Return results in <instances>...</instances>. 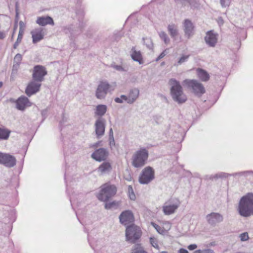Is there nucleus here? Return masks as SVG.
<instances>
[{"label": "nucleus", "instance_id": "1", "mask_svg": "<svg viewBox=\"0 0 253 253\" xmlns=\"http://www.w3.org/2000/svg\"><path fill=\"white\" fill-rule=\"evenodd\" d=\"M237 211L242 217L253 215V193L249 192L240 198Z\"/></svg>", "mask_w": 253, "mask_h": 253}, {"label": "nucleus", "instance_id": "2", "mask_svg": "<svg viewBox=\"0 0 253 253\" xmlns=\"http://www.w3.org/2000/svg\"><path fill=\"white\" fill-rule=\"evenodd\" d=\"M169 84L171 86L170 92L172 99L179 104L185 103L187 100V97L183 92L179 82L172 78L169 80Z\"/></svg>", "mask_w": 253, "mask_h": 253}, {"label": "nucleus", "instance_id": "3", "mask_svg": "<svg viewBox=\"0 0 253 253\" xmlns=\"http://www.w3.org/2000/svg\"><path fill=\"white\" fill-rule=\"evenodd\" d=\"M125 234L126 241L135 244L140 238L142 231L139 226L132 223L126 227Z\"/></svg>", "mask_w": 253, "mask_h": 253}, {"label": "nucleus", "instance_id": "4", "mask_svg": "<svg viewBox=\"0 0 253 253\" xmlns=\"http://www.w3.org/2000/svg\"><path fill=\"white\" fill-rule=\"evenodd\" d=\"M149 153L145 148H140L132 156V165L136 168L143 167L148 159Z\"/></svg>", "mask_w": 253, "mask_h": 253}, {"label": "nucleus", "instance_id": "5", "mask_svg": "<svg viewBox=\"0 0 253 253\" xmlns=\"http://www.w3.org/2000/svg\"><path fill=\"white\" fill-rule=\"evenodd\" d=\"M183 85L192 90L197 96H201L206 92L204 85L196 80L186 79L183 82Z\"/></svg>", "mask_w": 253, "mask_h": 253}, {"label": "nucleus", "instance_id": "6", "mask_svg": "<svg viewBox=\"0 0 253 253\" xmlns=\"http://www.w3.org/2000/svg\"><path fill=\"white\" fill-rule=\"evenodd\" d=\"M116 192L117 187L114 185H106L100 190L97 198L100 201L107 202L114 196Z\"/></svg>", "mask_w": 253, "mask_h": 253}, {"label": "nucleus", "instance_id": "7", "mask_svg": "<svg viewBox=\"0 0 253 253\" xmlns=\"http://www.w3.org/2000/svg\"><path fill=\"white\" fill-rule=\"evenodd\" d=\"M154 178V170L152 167L148 166L142 171L139 177V182L142 184H147L152 181Z\"/></svg>", "mask_w": 253, "mask_h": 253}, {"label": "nucleus", "instance_id": "8", "mask_svg": "<svg viewBox=\"0 0 253 253\" xmlns=\"http://www.w3.org/2000/svg\"><path fill=\"white\" fill-rule=\"evenodd\" d=\"M47 74V71L45 67L37 65L34 67L32 78L35 82H42L44 81V77Z\"/></svg>", "mask_w": 253, "mask_h": 253}, {"label": "nucleus", "instance_id": "9", "mask_svg": "<svg viewBox=\"0 0 253 253\" xmlns=\"http://www.w3.org/2000/svg\"><path fill=\"white\" fill-rule=\"evenodd\" d=\"M206 219L211 226L215 227L223 221V216L218 212H212L206 215Z\"/></svg>", "mask_w": 253, "mask_h": 253}, {"label": "nucleus", "instance_id": "10", "mask_svg": "<svg viewBox=\"0 0 253 253\" xmlns=\"http://www.w3.org/2000/svg\"><path fill=\"white\" fill-rule=\"evenodd\" d=\"M111 85L107 82H100L96 90L95 96L99 99H104L107 95Z\"/></svg>", "mask_w": 253, "mask_h": 253}, {"label": "nucleus", "instance_id": "11", "mask_svg": "<svg viewBox=\"0 0 253 253\" xmlns=\"http://www.w3.org/2000/svg\"><path fill=\"white\" fill-rule=\"evenodd\" d=\"M16 163V158L9 154L0 153V164L6 167H13Z\"/></svg>", "mask_w": 253, "mask_h": 253}, {"label": "nucleus", "instance_id": "12", "mask_svg": "<svg viewBox=\"0 0 253 253\" xmlns=\"http://www.w3.org/2000/svg\"><path fill=\"white\" fill-rule=\"evenodd\" d=\"M119 220L120 222L124 225L133 223L134 217L133 212L130 210L122 211L119 215Z\"/></svg>", "mask_w": 253, "mask_h": 253}, {"label": "nucleus", "instance_id": "13", "mask_svg": "<svg viewBox=\"0 0 253 253\" xmlns=\"http://www.w3.org/2000/svg\"><path fill=\"white\" fill-rule=\"evenodd\" d=\"M105 120L102 118H98L95 121V132L96 137L100 138L105 133Z\"/></svg>", "mask_w": 253, "mask_h": 253}, {"label": "nucleus", "instance_id": "14", "mask_svg": "<svg viewBox=\"0 0 253 253\" xmlns=\"http://www.w3.org/2000/svg\"><path fill=\"white\" fill-rule=\"evenodd\" d=\"M109 155L107 149L100 148L94 151L91 155V157L96 161L100 162L106 160Z\"/></svg>", "mask_w": 253, "mask_h": 253}, {"label": "nucleus", "instance_id": "15", "mask_svg": "<svg viewBox=\"0 0 253 253\" xmlns=\"http://www.w3.org/2000/svg\"><path fill=\"white\" fill-rule=\"evenodd\" d=\"M10 101L12 102H15L16 108L21 111L24 110L26 106H30L31 105L29 99L25 96H21L16 100L11 98Z\"/></svg>", "mask_w": 253, "mask_h": 253}, {"label": "nucleus", "instance_id": "16", "mask_svg": "<svg viewBox=\"0 0 253 253\" xmlns=\"http://www.w3.org/2000/svg\"><path fill=\"white\" fill-rule=\"evenodd\" d=\"M204 39L209 46L215 47L217 42L218 34L214 33L213 30L209 31L206 33Z\"/></svg>", "mask_w": 253, "mask_h": 253}, {"label": "nucleus", "instance_id": "17", "mask_svg": "<svg viewBox=\"0 0 253 253\" xmlns=\"http://www.w3.org/2000/svg\"><path fill=\"white\" fill-rule=\"evenodd\" d=\"M41 85L42 84L41 83H38L34 80L31 81L28 84L26 88V94L29 97L36 94L40 91Z\"/></svg>", "mask_w": 253, "mask_h": 253}, {"label": "nucleus", "instance_id": "18", "mask_svg": "<svg viewBox=\"0 0 253 253\" xmlns=\"http://www.w3.org/2000/svg\"><path fill=\"white\" fill-rule=\"evenodd\" d=\"M194 29V26L191 20L189 19L184 20L183 22V30L185 36L188 39H190L193 35Z\"/></svg>", "mask_w": 253, "mask_h": 253}, {"label": "nucleus", "instance_id": "19", "mask_svg": "<svg viewBox=\"0 0 253 253\" xmlns=\"http://www.w3.org/2000/svg\"><path fill=\"white\" fill-rule=\"evenodd\" d=\"M248 174H253V170H247V171H241L239 172H236L233 174H229L225 172H220L219 173H217L215 175H214V178L215 179H218L219 178H227L229 175H232V176H246Z\"/></svg>", "mask_w": 253, "mask_h": 253}, {"label": "nucleus", "instance_id": "20", "mask_svg": "<svg viewBox=\"0 0 253 253\" xmlns=\"http://www.w3.org/2000/svg\"><path fill=\"white\" fill-rule=\"evenodd\" d=\"M36 23L42 26H45L47 25H54L53 18L48 15L38 17L37 19Z\"/></svg>", "mask_w": 253, "mask_h": 253}, {"label": "nucleus", "instance_id": "21", "mask_svg": "<svg viewBox=\"0 0 253 253\" xmlns=\"http://www.w3.org/2000/svg\"><path fill=\"white\" fill-rule=\"evenodd\" d=\"M130 52L131 57L133 61L138 62L140 65L143 64V57L140 51H137L135 47L133 46Z\"/></svg>", "mask_w": 253, "mask_h": 253}, {"label": "nucleus", "instance_id": "22", "mask_svg": "<svg viewBox=\"0 0 253 253\" xmlns=\"http://www.w3.org/2000/svg\"><path fill=\"white\" fill-rule=\"evenodd\" d=\"M179 205L180 202L178 200H177L176 202H175L173 204L164 206L163 208V211L166 215L171 214L175 212L176 210L179 207Z\"/></svg>", "mask_w": 253, "mask_h": 253}, {"label": "nucleus", "instance_id": "23", "mask_svg": "<svg viewBox=\"0 0 253 253\" xmlns=\"http://www.w3.org/2000/svg\"><path fill=\"white\" fill-rule=\"evenodd\" d=\"M31 34L33 39V43H36L43 39L44 34L42 29L40 28L36 29L35 31L31 32Z\"/></svg>", "mask_w": 253, "mask_h": 253}, {"label": "nucleus", "instance_id": "24", "mask_svg": "<svg viewBox=\"0 0 253 253\" xmlns=\"http://www.w3.org/2000/svg\"><path fill=\"white\" fill-rule=\"evenodd\" d=\"M139 94V90L138 88H134L131 89L130 90L128 95V103L129 104L133 103L136 101L137 98L138 97Z\"/></svg>", "mask_w": 253, "mask_h": 253}, {"label": "nucleus", "instance_id": "25", "mask_svg": "<svg viewBox=\"0 0 253 253\" xmlns=\"http://www.w3.org/2000/svg\"><path fill=\"white\" fill-rule=\"evenodd\" d=\"M168 31L171 38L173 39V40H176V38L179 34L177 26L174 24L169 25L168 26Z\"/></svg>", "mask_w": 253, "mask_h": 253}, {"label": "nucleus", "instance_id": "26", "mask_svg": "<svg viewBox=\"0 0 253 253\" xmlns=\"http://www.w3.org/2000/svg\"><path fill=\"white\" fill-rule=\"evenodd\" d=\"M197 72L198 77L202 82H207L209 80L210 75L206 70L198 68Z\"/></svg>", "mask_w": 253, "mask_h": 253}, {"label": "nucleus", "instance_id": "27", "mask_svg": "<svg viewBox=\"0 0 253 253\" xmlns=\"http://www.w3.org/2000/svg\"><path fill=\"white\" fill-rule=\"evenodd\" d=\"M112 170V166L109 162H105L101 164L98 168V171L101 173H108Z\"/></svg>", "mask_w": 253, "mask_h": 253}, {"label": "nucleus", "instance_id": "28", "mask_svg": "<svg viewBox=\"0 0 253 253\" xmlns=\"http://www.w3.org/2000/svg\"><path fill=\"white\" fill-rule=\"evenodd\" d=\"M107 110V107L105 105L99 104L96 106L95 114L99 116V118H102L105 115Z\"/></svg>", "mask_w": 253, "mask_h": 253}, {"label": "nucleus", "instance_id": "29", "mask_svg": "<svg viewBox=\"0 0 253 253\" xmlns=\"http://www.w3.org/2000/svg\"><path fill=\"white\" fill-rule=\"evenodd\" d=\"M10 133V131L7 128L0 127V140H7Z\"/></svg>", "mask_w": 253, "mask_h": 253}, {"label": "nucleus", "instance_id": "30", "mask_svg": "<svg viewBox=\"0 0 253 253\" xmlns=\"http://www.w3.org/2000/svg\"><path fill=\"white\" fill-rule=\"evenodd\" d=\"M142 41L143 42V44L146 45L148 49L150 50H152L153 49V43L152 40L150 38H143Z\"/></svg>", "mask_w": 253, "mask_h": 253}, {"label": "nucleus", "instance_id": "31", "mask_svg": "<svg viewBox=\"0 0 253 253\" xmlns=\"http://www.w3.org/2000/svg\"><path fill=\"white\" fill-rule=\"evenodd\" d=\"M190 57V55L183 54L178 59L177 62L174 64L175 66H179L182 64L187 62Z\"/></svg>", "mask_w": 253, "mask_h": 253}, {"label": "nucleus", "instance_id": "32", "mask_svg": "<svg viewBox=\"0 0 253 253\" xmlns=\"http://www.w3.org/2000/svg\"><path fill=\"white\" fill-rule=\"evenodd\" d=\"M131 253H147L144 251L143 248L140 245L137 244L134 246Z\"/></svg>", "mask_w": 253, "mask_h": 253}, {"label": "nucleus", "instance_id": "33", "mask_svg": "<svg viewBox=\"0 0 253 253\" xmlns=\"http://www.w3.org/2000/svg\"><path fill=\"white\" fill-rule=\"evenodd\" d=\"M159 36L161 39L164 42L165 44H167L169 42V38L165 32L161 31L159 33Z\"/></svg>", "mask_w": 253, "mask_h": 253}, {"label": "nucleus", "instance_id": "34", "mask_svg": "<svg viewBox=\"0 0 253 253\" xmlns=\"http://www.w3.org/2000/svg\"><path fill=\"white\" fill-rule=\"evenodd\" d=\"M22 59V55L20 53L16 54L14 58V64L13 65V68L16 66L19 67L20 65V64L21 63Z\"/></svg>", "mask_w": 253, "mask_h": 253}, {"label": "nucleus", "instance_id": "35", "mask_svg": "<svg viewBox=\"0 0 253 253\" xmlns=\"http://www.w3.org/2000/svg\"><path fill=\"white\" fill-rule=\"evenodd\" d=\"M128 195L131 200L134 201L136 197L133 190V188L131 185L128 186Z\"/></svg>", "mask_w": 253, "mask_h": 253}, {"label": "nucleus", "instance_id": "36", "mask_svg": "<svg viewBox=\"0 0 253 253\" xmlns=\"http://www.w3.org/2000/svg\"><path fill=\"white\" fill-rule=\"evenodd\" d=\"M118 206V203L117 202H116V201H114L113 202L106 203L104 207H105V209L109 210L115 206Z\"/></svg>", "mask_w": 253, "mask_h": 253}, {"label": "nucleus", "instance_id": "37", "mask_svg": "<svg viewBox=\"0 0 253 253\" xmlns=\"http://www.w3.org/2000/svg\"><path fill=\"white\" fill-rule=\"evenodd\" d=\"M177 3H179L182 6H185L187 4H191V0H174Z\"/></svg>", "mask_w": 253, "mask_h": 253}, {"label": "nucleus", "instance_id": "38", "mask_svg": "<svg viewBox=\"0 0 253 253\" xmlns=\"http://www.w3.org/2000/svg\"><path fill=\"white\" fill-rule=\"evenodd\" d=\"M240 240L242 242L246 241L249 240V237L247 232H244L241 234L239 236Z\"/></svg>", "mask_w": 253, "mask_h": 253}, {"label": "nucleus", "instance_id": "39", "mask_svg": "<svg viewBox=\"0 0 253 253\" xmlns=\"http://www.w3.org/2000/svg\"><path fill=\"white\" fill-rule=\"evenodd\" d=\"M111 67L116 69V70L120 72H125L126 70L121 65L112 64Z\"/></svg>", "mask_w": 253, "mask_h": 253}, {"label": "nucleus", "instance_id": "40", "mask_svg": "<svg viewBox=\"0 0 253 253\" xmlns=\"http://www.w3.org/2000/svg\"><path fill=\"white\" fill-rule=\"evenodd\" d=\"M231 0H220V3L222 7L229 6Z\"/></svg>", "mask_w": 253, "mask_h": 253}, {"label": "nucleus", "instance_id": "41", "mask_svg": "<svg viewBox=\"0 0 253 253\" xmlns=\"http://www.w3.org/2000/svg\"><path fill=\"white\" fill-rule=\"evenodd\" d=\"M150 243L152 245V246L155 248H159V246L157 244V240L155 238H153V237H151L150 238Z\"/></svg>", "mask_w": 253, "mask_h": 253}, {"label": "nucleus", "instance_id": "42", "mask_svg": "<svg viewBox=\"0 0 253 253\" xmlns=\"http://www.w3.org/2000/svg\"><path fill=\"white\" fill-rule=\"evenodd\" d=\"M151 224L159 233H161V232L163 231L161 227L153 222H151Z\"/></svg>", "mask_w": 253, "mask_h": 253}, {"label": "nucleus", "instance_id": "43", "mask_svg": "<svg viewBox=\"0 0 253 253\" xmlns=\"http://www.w3.org/2000/svg\"><path fill=\"white\" fill-rule=\"evenodd\" d=\"M124 178L126 180L128 181H130L131 180L132 176H131L130 174L129 173L128 170L126 171V173L124 174Z\"/></svg>", "mask_w": 253, "mask_h": 253}, {"label": "nucleus", "instance_id": "44", "mask_svg": "<svg viewBox=\"0 0 253 253\" xmlns=\"http://www.w3.org/2000/svg\"><path fill=\"white\" fill-rule=\"evenodd\" d=\"M23 34H24L23 30H19V33H18V37H17L16 40L18 41V42L19 41L21 42L22 41V39L23 38Z\"/></svg>", "mask_w": 253, "mask_h": 253}, {"label": "nucleus", "instance_id": "45", "mask_svg": "<svg viewBox=\"0 0 253 253\" xmlns=\"http://www.w3.org/2000/svg\"><path fill=\"white\" fill-rule=\"evenodd\" d=\"M166 50H165L162 53H161L158 56V57L156 58V61H158L159 60L163 58L167 54V53H166Z\"/></svg>", "mask_w": 253, "mask_h": 253}, {"label": "nucleus", "instance_id": "46", "mask_svg": "<svg viewBox=\"0 0 253 253\" xmlns=\"http://www.w3.org/2000/svg\"><path fill=\"white\" fill-rule=\"evenodd\" d=\"M79 26L78 31L80 33L82 32V29L84 27V23L82 21H81L80 20H79Z\"/></svg>", "mask_w": 253, "mask_h": 253}, {"label": "nucleus", "instance_id": "47", "mask_svg": "<svg viewBox=\"0 0 253 253\" xmlns=\"http://www.w3.org/2000/svg\"><path fill=\"white\" fill-rule=\"evenodd\" d=\"M101 142H102L101 141H99L96 143H94L91 144L90 146V147L97 148L101 145Z\"/></svg>", "mask_w": 253, "mask_h": 253}, {"label": "nucleus", "instance_id": "48", "mask_svg": "<svg viewBox=\"0 0 253 253\" xmlns=\"http://www.w3.org/2000/svg\"><path fill=\"white\" fill-rule=\"evenodd\" d=\"M197 248L196 244H191L188 246V249L190 251H193L195 250Z\"/></svg>", "mask_w": 253, "mask_h": 253}, {"label": "nucleus", "instance_id": "49", "mask_svg": "<svg viewBox=\"0 0 253 253\" xmlns=\"http://www.w3.org/2000/svg\"><path fill=\"white\" fill-rule=\"evenodd\" d=\"M109 145L110 147H112V146L115 145V140L114 137H110L109 138Z\"/></svg>", "mask_w": 253, "mask_h": 253}, {"label": "nucleus", "instance_id": "50", "mask_svg": "<svg viewBox=\"0 0 253 253\" xmlns=\"http://www.w3.org/2000/svg\"><path fill=\"white\" fill-rule=\"evenodd\" d=\"M25 27V24L22 21L19 22V30H23Z\"/></svg>", "mask_w": 253, "mask_h": 253}, {"label": "nucleus", "instance_id": "51", "mask_svg": "<svg viewBox=\"0 0 253 253\" xmlns=\"http://www.w3.org/2000/svg\"><path fill=\"white\" fill-rule=\"evenodd\" d=\"M178 253H189V252L187 250H186L184 248H180L178 251Z\"/></svg>", "mask_w": 253, "mask_h": 253}, {"label": "nucleus", "instance_id": "52", "mask_svg": "<svg viewBox=\"0 0 253 253\" xmlns=\"http://www.w3.org/2000/svg\"><path fill=\"white\" fill-rule=\"evenodd\" d=\"M120 97L122 98V100L123 101L125 100V101H126L127 103H128V96H126L125 95H121Z\"/></svg>", "mask_w": 253, "mask_h": 253}, {"label": "nucleus", "instance_id": "53", "mask_svg": "<svg viewBox=\"0 0 253 253\" xmlns=\"http://www.w3.org/2000/svg\"><path fill=\"white\" fill-rule=\"evenodd\" d=\"M115 101L118 103H122L123 101L122 100V98L120 97H116L114 99Z\"/></svg>", "mask_w": 253, "mask_h": 253}, {"label": "nucleus", "instance_id": "54", "mask_svg": "<svg viewBox=\"0 0 253 253\" xmlns=\"http://www.w3.org/2000/svg\"><path fill=\"white\" fill-rule=\"evenodd\" d=\"M18 12L17 11V3H16V17H15V23L17 22L18 17Z\"/></svg>", "mask_w": 253, "mask_h": 253}, {"label": "nucleus", "instance_id": "55", "mask_svg": "<svg viewBox=\"0 0 253 253\" xmlns=\"http://www.w3.org/2000/svg\"><path fill=\"white\" fill-rule=\"evenodd\" d=\"M17 28V25L16 23H15L14 28H13V33H12V35L11 36V40H12L13 38L14 34Z\"/></svg>", "mask_w": 253, "mask_h": 253}, {"label": "nucleus", "instance_id": "56", "mask_svg": "<svg viewBox=\"0 0 253 253\" xmlns=\"http://www.w3.org/2000/svg\"><path fill=\"white\" fill-rule=\"evenodd\" d=\"M20 42H18L16 40V41L15 42V43L13 44V47L14 49H16L17 46L19 45V44L20 43Z\"/></svg>", "mask_w": 253, "mask_h": 253}, {"label": "nucleus", "instance_id": "57", "mask_svg": "<svg viewBox=\"0 0 253 253\" xmlns=\"http://www.w3.org/2000/svg\"><path fill=\"white\" fill-rule=\"evenodd\" d=\"M110 137H114L113 131V129L112 128H110L109 132V138H110Z\"/></svg>", "mask_w": 253, "mask_h": 253}, {"label": "nucleus", "instance_id": "58", "mask_svg": "<svg viewBox=\"0 0 253 253\" xmlns=\"http://www.w3.org/2000/svg\"><path fill=\"white\" fill-rule=\"evenodd\" d=\"M5 37V34L2 32L0 31V40H2L4 39Z\"/></svg>", "mask_w": 253, "mask_h": 253}, {"label": "nucleus", "instance_id": "59", "mask_svg": "<svg viewBox=\"0 0 253 253\" xmlns=\"http://www.w3.org/2000/svg\"><path fill=\"white\" fill-rule=\"evenodd\" d=\"M205 178L206 179H211V180H212L213 179H215V178H214V175H206V177Z\"/></svg>", "mask_w": 253, "mask_h": 253}, {"label": "nucleus", "instance_id": "60", "mask_svg": "<svg viewBox=\"0 0 253 253\" xmlns=\"http://www.w3.org/2000/svg\"><path fill=\"white\" fill-rule=\"evenodd\" d=\"M205 253H214V252L212 250L207 249L205 251Z\"/></svg>", "mask_w": 253, "mask_h": 253}, {"label": "nucleus", "instance_id": "61", "mask_svg": "<svg viewBox=\"0 0 253 253\" xmlns=\"http://www.w3.org/2000/svg\"><path fill=\"white\" fill-rule=\"evenodd\" d=\"M70 32H71V34L72 36H74V35L76 34V33H75L74 32V31L73 30V28H72L71 27V31H70Z\"/></svg>", "mask_w": 253, "mask_h": 253}, {"label": "nucleus", "instance_id": "62", "mask_svg": "<svg viewBox=\"0 0 253 253\" xmlns=\"http://www.w3.org/2000/svg\"><path fill=\"white\" fill-rule=\"evenodd\" d=\"M193 253H202V251L201 250H198L194 251Z\"/></svg>", "mask_w": 253, "mask_h": 253}, {"label": "nucleus", "instance_id": "63", "mask_svg": "<svg viewBox=\"0 0 253 253\" xmlns=\"http://www.w3.org/2000/svg\"><path fill=\"white\" fill-rule=\"evenodd\" d=\"M3 85V83L2 82H0V88H1L2 87Z\"/></svg>", "mask_w": 253, "mask_h": 253}, {"label": "nucleus", "instance_id": "64", "mask_svg": "<svg viewBox=\"0 0 253 253\" xmlns=\"http://www.w3.org/2000/svg\"><path fill=\"white\" fill-rule=\"evenodd\" d=\"M160 253H168L166 251H162Z\"/></svg>", "mask_w": 253, "mask_h": 253}]
</instances>
